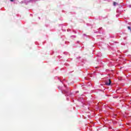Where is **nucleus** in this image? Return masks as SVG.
I'll return each instance as SVG.
<instances>
[{
    "mask_svg": "<svg viewBox=\"0 0 131 131\" xmlns=\"http://www.w3.org/2000/svg\"><path fill=\"white\" fill-rule=\"evenodd\" d=\"M128 57H129V58H131V55H128Z\"/></svg>",
    "mask_w": 131,
    "mask_h": 131,
    "instance_id": "9b49d317",
    "label": "nucleus"
},
{
    "mask_svg": "<svg viewBox=\"0 0 131 131\" xmlns=\"http://www.w3.org/2000/svg\"><path fill=\"white\" fill-rule=\"evenodd\" d=\"M24 3V2L21 1V2H20V4H23Z\"/></svg>",
    "mask_w": 131,
    "mask_h": 131,
    "instance_id": "ddd939ff",
    "label": "nucleus"
},
{
    "mask_svg": "<svg viewBox=\"0 0 131 131\" xmlns=\"http://www.w3.org/2000/svg\"><path fill=\"white\" fill-rule=\"evenodd\" d=\"M56 78H57V79H58V80L60 81V82H62V81H61V79H60V78L58 77H56Z\"/></svg>",
    "mask_w": 131,
    "mask_h": 131,
    "instance_id": "423d86ee",
    "label": "nucleus"
},
{
    "mask_svg": "<svg viewBox=\"0 0 131 131\" xmlns=\"http://www.w3.org/2000/svg\"><path fill=\"white\" fill-rule=\"evenodd\" d=\"M64 85L66 90L63 89V87H61V86H58V88L61 90L62 94H65L69 97H71V96H72V93H70V90H69V88H66L65 85Z\"/></svg>",
    "mask_w": 131,
    "mask_h": 131,
    "instance_id": "f257e3e1",
    "label": "nucleus"
},
{
    "mask_svg": "<svg viewBox=\"0 0 131 131\" xmlns=\"http://www.w3.org/2000/svg\"><path fill=\"white\" fill-rule=\"evenodd\" d=\"M102 29V28H100L99 29H97V31H96V30H94L95 33H101V32H100V30Z\"/></svg>",
    "mask_w": 131,
    "mask_h": 131,
    "instance_id": "39448f33",
    "label": "nucleus"
},
{
    "mask_svg": "<svg viewBox=\"0 0 131 131\" xmlns=\"http://www.w3.org/2000/svg\"><path fill=\"white\" fill-rule=\"evenodd\" d=\"M127 28H128V30H130V32H131V28H130V27L128 26V27H127Z\"/></svg>",
    "mask_w": 131,
    "mask_h": 131,
    "instance_id": "0eeeda50",
    "label": "nucleus"
},
{
    "mask_svg": "<svg viewBox=\"0 0 131 131\" xmlns=\"http://www.w3.org/2000/svg\"><path fill=\"white\" fill-rule=\"evenodd\" d=\"M71 37H76V36L73 35V36H72Z\"/></svg>",
    "mask_w": 131,
    "mask_h": 131,
    "instance_id": "9d476101",
    "label": "nucleus"
},
{
    "mask_svg": "<svg viewBox=\"0 0 131 131\" xmlns=\"http://www.w3.org/2000/svg\"><path fill=\"white\" fill-rule=\"evenodd\" d=\"M30 16H32V14H30Z\"/></svg>",
    "mask_w": 131,
    "mask_h": 131,
    "instance_id": "6ab92c4d",
    "label": "nucleus"
},
{
    "mask_svg": "<svg viewBox=\"0 0 131 131\" xmlns=\"http://www.w3.org/2000/svg\"><path fill=\"white\" fill-rule=\"evenodd\" d=\"M122 9H123V7H122V6H120V7L118 8L117 10V13H119V14H121V13H122V12H123V10H122Z\"/></svg>",
    "mask_w": 131,
    "mask_h": 131,
    "instance_id": "7ed1b4c3",
    "label": "nucleus"
},
{
    "mask_svg": "<svg viewBox=\"0 0 131 131\" xmlns=\"http://www.w3.org/2000/svg\"><path fill=\"white\" fill-rule=\"evenodd\" d=\"M112 82L111 81V79H108V80L106 81L105 82V85H107L109 86V85H111V83Z\"/></svg>",
    "mask_w": 131,
    "mask_h": 131,
    "instance_id": "20e7f679",
    "label": "nucleus"
},
{
    "mask_svg": "<svg viewBox=\"0 0 131 131\" xmlns=\"http://www.w3.org/2000/svg\"><path fill=\"white\" fill-rule=\"evenodd\" d=\"M103 1H107V0H103Z\"/></svg>",
    "mask_w": 131,
    "mask_h": 131,
    "instance_id": "5701e85b",
    "label": "nucleus"
},
{
    "mask_svg": "<svg viewBox=\"0 0 131 131\" xmlns=\"http://www.w3.org/2000/svg\"><path fill=\"white\" fill-rule=\"evenodd\" d=\"M129 8H131V5H128Z\"/></svg>",
    "mask_w": 131,
    "mask_h": 131,
    "instance_id": "4468645a",
    "label": "nucleus"
},
{
    "mask_svg": "<svg viewBox=\"0 0 131 131\" xmlns=\"http://www.w3.org/2000/svg\"><path fill=\"white\" fill-rule=\"evenodd\" d=\"M67 31H69V30H68Z\"/></svg>",
    "mask_w": 131,
    "mask_h": 131,
    "instance_id": "4be33fe9",
    "label": "nucleus"
},
{
    "mask_svg": "<svg viewBox=\"0 0 131 131\" xmlns=\"http://www.w3.org/2000/svg\"><path fill=\"white\" fill-rule=\"evenodd\" d=\"M10 2H14V0H10Z\"/></svg>",
    "mask_w": 131,
    "mask_h": 131,
    "instance_id": "2eb2a0df",
    "label": "nucleus"
},
{
    "mask_svg": "<svg viewBox=\"0 0 131 131\" xmlns=\"http://www.w3.org/2000/svg\"><path fill=\"white\" fill-rule=\"evenodd\" d=\"M77 59H80V57H77Z\"/></svg>",
    "mask_w": 131,
    "mask_h": 131,
    "instance_id": "f3484780",
    "label": "nucleus"
},
{
    "mask_svg": "<svg viewBox=\"0 0 131 131\" xmlns=\"http://www.w3.org/2000/svg\"><path fill=\"white\" fill-rule=\"evenodd\" d=\"M113 5L114 6H116V5H117V3L116 2H114Z\"/></svg>",
    "mask_w": 131,
    "mask_h": 131,
    "instance_id": "6e6552de",
    "label": "nucleus"
},
{
    "mask_svg": "<svg viewBox=\"0 0 131 131\" xmlns=\"http://www.w3.org/2000/svg\"><path fill=\"white\" fill-rule=\"evenodd\" d=\"M38 18H39V19H40V17H38Z\"/></svg>",
    "mask_w": 131,
    "mask_h": 131,
    "instance_id": "aec40b11",
    "label": "nucleus"
},
{
    "mask_svg": "<svg viewBox=\"0 0 131 131\" xmlns=\"http://www.w3.org/2000/svg\"><path fill=\"white\" fill-rule=\"evenodd\" d=\"M114 98L115 99H117V96L114 97Z\"/></svg>",
    "mask_w": 131,
    "mask_h": 131,
    "instance_id": "f8f14e48",
    "label": "nucleus"
},
{
    "mask_svg": "<svg viewBox=\"0 0 131 131\" xmlns=\"http://www.w3.org/2000/svg\"><path fill=\"white\" fill-rule=\"evenodd\" d=\"M83 36H86V37L88 36V35H86V34H83Z\"/></svg>",
    "mask_w": 131,
    "mask_h": 131,
    "instance_id": "1a4fd4ad",
    "label": "nucleus"
},
{
    "mask_svg": "<svg viewBox=\"0 0 131 131\" xmlns=\"http://www.w3.org/2000/svg\"><path fill=\"white\" fill-rule=\"evenodd\" d=\"M68 99H69L68 98H67V100H68Z\"/></svg>",
    "mask_w": 131,
    "mask_h": 131,
    "instance_id": "412c9836",
    "label": "nucleus"
},
{
    "mask_svg": "<svg viewBox=\"0 0 131 131\" xmlns=\"http://www.w3.org/2000/svg\"><path fill=\"white\" fill-rule=\"evenodd\" d=\"M35 2H37V0H29V1L24 0V3L26 4V5H28L29 3H35Z\"/></svg>",
    "mask_w": 131,
    "mask_h": 131,
    "instance_id": "f03ea898",
    "label": "nucleus"
},
{
    "mask_svg": "<svg viewBox=\"0 0 131 131\" xmlns=\"http://www.w3.org/2000/svg\"><path fill=\"white\" fill-rule=\"evenodd\" d=\"M77 43H79V41H77Z\"/></svg>",
    "mask_w": 131,
    "mask_h": 131,
    "instance_id": "dca6fc26",
    "label": "nucleus"
},
{
    "mask_svg": "<svg viewBox=\"0 0 131 131\" xmlns=\"http://www.w3.org/2000/svg\"><path fill=\"white\" fill-rule=\"evenodd\" d=\"M76 93H79V91H77Z\"/></svg>",
    "mask_w": 131,
    "mask_h": 131,
    "instance_id": "a211bd4d",
    "label": "nucleus"
}]
</instances>
